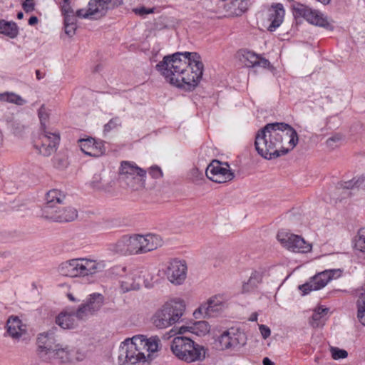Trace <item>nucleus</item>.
Listing matches in <instances>:
<instances>
[{
    "instance_id": "obj_1",
    "label": "nucleus",
    "mask_w": 365,
    "mask_h": 365,
    "mask_svg": "<svg viewBox=\"0 0 365 365\" xmlns=\"http://www.w3.org/2000/svg\"><path fill=\"white\" fill-rule=\"evenodd\" d=\"M155 68L171 85L192 91L202 78L204 65L197 52H176L165 56Z\"/></svg>"
},
{
    "instance_id": "obj_2",
    "label": "nucleus",
    "mask_w": 365,
    "mask_h": 365,
    "mask_svg": "<svg viewBox=\"0 0 365 365\" xmlns=\"http://www.w3.org/2000/svg\"><path fill=\"white\" fill-rule=\"evenodd\" d=\"M65 195L59 190L52 189L46 195V203L42 209V217L58 222H68L78 216L77 210L71 207H61Z\"/></svg>"
},
{
    "instance_id": "obj_3",
    "label": "nucleus",
    "mask_w": 365,
    "mask_h": 365,
    "mask_svg": "<svg viewBox=\"0 0 365 365\" xmlns=\"http://www.w3.org/2000/svg\"><path fill=\"white\" fill-rule=\"evenodd\" d=\"M146 337L136 335L123 341L119 348L118 361L120 365H144L148 364L144 352Z\"/></svg>"
},
{
    "instance_id": "obj_4",
    "label": "nucleus",
    "mask_w": 365,
    "mask_h": 365,
    "mask_svg": "<svg viewBox=\"0 0 365 365\" xmlns=\"http://www.w3.org/2000/svg\"><path fill=\"white\" fill-rule=\"evenodd\" d=\"M278 126L272 123L266 124L259 129L255 135V147L259 155L267 160L277 158L287 154L289 148L280 147L277 148L275 138H272L273 128Z\"/></svg>"
},
{
    "instance_id": "obj_5",
    "label": "nucleus",
    "mask_w": 365,
    "mask_h": 365,
    "mask_svg": "<svg viewBox=\"0 0 365 365\" xmlns=\"http://www.w3.org/2000/svg\"><path fill=\"white\" fill-rule=\"evenodd\" d=\"M104 267L102 262L87 258H76L62 262L58 266V271L66 277H86L101 272Z\"/></svg>"
},
{
    "instance_id": "obj_6",
    "label": "nucleus",
    "mask_w": 365,
    "mask_h": 365,
    "mask_svg": "<svg viewBox=\"0 0 365 365\" xmlns=\"http://www.w3.org/2000/svg\"><path fill=\"white\" fill-rule=\"evenodd\" d=\"M185 309V305L182 300H170L156 310L151 318V322L157 329H165L179 322Z\"/></svg>"
},
{
    "instance_id": "obj_7",
    "label": "nucleus",
    "mask_w": 365,
    "mask_h": 365,
    "mask_svg": "<svg viewBox=\"0 0 365 365\" xmlns=\"http://www.w3.org/2000/svg\"><path fill=\"white\" fill-rule=\"evenodd\" d=\"M123 3V0H90L87 10H77L76 16L79 18L98 19Z\"/></svg>"
},
{
    "instance_id": "obj_8",
    "label": "nucleus",
    "mask_w": 365,
    "mask_h": 365,
    "mask_svg": "<svg viewBox=\"0 0 365 365\" xmlns=\"http://www.w3.org/2000/svg\"><path fill=\"white\" fill-rule=\"evenodd\" d=\"M247 341L245 333L239 328L225 330L215 340V346L219 350H227L243 346Z\"/></svg>"
},
{
    "instance_id": "obj_9",
    "label": "nucleus",
    "mask_w": 365,
    "mask_h": 365,
    "mask_svg": "<svg viewBox=\"0 0 365 365\" xmlns=\"http://www.w3.org/2000/svg\"><path fill=\"white\" fill-rule=\"evenodd\" d=\"M56 327H53L47 331L38 335V355L43 361H48L49 356L53 353L54 349L60 346L59 339L56 332Z\"/></svg>"
},
{
    "instance_id": "obj_10",
    "label": "nucleus",
    "mask_w": 365,
    "mask_h": 365,
    "mask_svg": "<svg viewBox=\"0 0 365 365\" xmlns=\"http://www.w3.org/2000/svg\"><path fill=\"white\" fill-rule=\"evenodd\" d=\"M278 126L273 128L272 138H275L277 148L280 147L289 148V150L296 146L295 137H297V130L290 125L285 123L274 122Z\"/></svg>"
},
{
    "instance_id": "obj_11",
    "label": "nucleus",
    "mask_w": 365,
    "mask_h": 365,
    "mask_svg": "<svg viewBox=\"0 0 365 365\" xmlns=\"http://www.w3.org/2000/svg\"><path fill=\"white\" fill-rule=\"evenodd\" d=\"M341 272L340 269H326L311 277L308 282L299 286L298 289L302 292L303 295L308 294L312 290L321 289L331 279L340 277Z\"/></svg>"
},
{
    "instance_id": "obj_12",
    "label": "nucleus",
    "mask_w": 365,
    "mask_h": 365,
    "mask_svg": "<svg viewBox=\"0 0 365 365\" xmlns=\"http://www.w3.org/2000/svg\"><path fill=\"white\" fill-rule=\"evenodd\" d=\"M205 174L208 179L217 183H224L235 178L228 163H222L218 160H213L207 165Z\"/></svg>"
},
{
    "instance_id": "obj_13",
    "label": "nucleus",
    "mask_w": 365,
    "mask_h": 365,
    "mask_svg": "<svg viewBox=\"0 0 365 365\" xmlns=\"http://www.w3.org/2000/svg\"><path fill=\"white\" fill-rule=\"evenodd\" d=\"M302 17L308 23L332 31L334 27L327 16L321 11L306 5L298 4V17Z\"/></svg>"
},
{
    "instance_id": "obj_14",
    "label": "nucleus",
    "mask_w": 365,
    "mask_h": 365,
    "mask_svg": "<svg viewBox=\"0 0 365 365\" xmlns=\"http://www.w3.org/2000/svg\"><path fill=\"white\" fill-rule=\"evenodd\" d=\"M104 302V297L100 293L90 294L85 303L81 304L76 311V318L84 319L88 315L98 312Z\"/></svg>"
},
{
    "instance_id": "obj_15",
    "label": "nucleus",
    "mask_w": 365,
    "mask_h": 365,
    "mask_svg": "<svg viewBox=\"0 0 365 365\" xmlns=\"http://www.w3.org/2000/svg\"><path fill=\"white\" fill-rule=\"evenodd\" d=\"M42 132L43 133L41 135V142L35 143L34 147L40 154L49 156L56 150L60 136L57 133L48 132L46 129Z\"/></svg>"
},
{
    "instance_id": "obj_16",
    "label": "nucleus",
    "mask_w": 365,
    "mask_h": 365,
    "mask_svg": "<svg viewBox=\"0 0 365 365\" xmlns=\"http://www.w3.org/2000/svg\"><path fill=\"white\" fill-rule=\"evenodd\" d=\"M187 264L185 260L174 259L169 262L166 275L170 282L181 284L187 276Z\"/></svg>"
},
{
    "instance_id": "obj_17",
    "label": "nucleus",
    "mask_w": 365,
    "mask_h": 365,
    "mask_svg": "<svg viewBox=\"0 0 365 365\" xmlns=\"http://www.w3.org/2000/svg\"><path fill=\"white\" fill-rule=\"evenodd\" d=\"M119 175L123 180H144L146 176V171L134 163L129 161H123L119 168Z\"/></svg>"
},
{
    "instance_id": "obj_18",
    "label": "nucleus",
    "mask_w": 365,
    "mask_h": 365,
    "mask_svg": "<svg viewBox=\"0 0 365 365\" xmlns=\"http://www.w3.org/2000/svg\"><path fill=\"white\" fill-rule=\"evenodd\" d=\"M224 304L217 297H212L206 303L202 304L194 312V316L197 318V314H203L204 317H212L222 310Z\"/></svg>"
},
{
    "instance_id": "obj_19",
    "label": "nucleus",
    "mask_w": 365,
    "mask_h": 365,
    "mask_svg": "<svg viewBox=\"0 0 365 365\" xmlns=\"http://www.w3.org/2000/svg\"><path fill=\"white\" fill-rule=\"evenodd\" d=\"M284 6L280 3L272 4L268 10V21L269 25L267 26L269 31H274L282 24L284 16Z\"/></svg>"
},
{
    "instance_id": "obj_20",
    "label": "nucleus",
    "mask_w": 365,
    "mask_h": 365,
    "mask_svg": "<svg viewBox=\"0 0 365 365\" xmlns=\"http://www.w3.org/2000/svg\"><path fill=\"white\" fill-rule=\"evenodd\" d=\"M190 346V349L187 348L184 355H182V361L192 363L202 361L205 359L206 349L203 346L193 341Z\"/></svg>"
},
{
    "instance_id": "obj_21",
    "label": "nucleus",
    "mask_w": 365,
    "mask_h": 365,
    "mask_svg": "<svg viewBox=\"0 0 365 365\" xmlns=\"http://www.w3.org/2000/svg\"><path fill=\"white\" fill-rule=\"evenodd\" d=\"M192 341L191 339L185 336H177L173 339L171 343L170 349L173 354L180 360L187 348L190 349Z\"/></svg>"
},
{
    "instance_id": "obj_22",
    "label": "nucleus",
    "mask_w": 365,
    "mask_h": 365,
    "mask_svg": "<svg viewBox=\"0 0 365 365\" xmlns=\"http://www.w3.org/2000/svg\"><path fill=\"white\" fill-rule=\"evenodd\" d=\"M277 238L283 247L294 252H297V235L291 233L288 230L282 229L279 230Z\"/></svg>"
},
{
    "instance_id": "obj_23",
    "label": "nucleus",
    "mask_w": 365,
    "mask_h": 365,
    "mask_svg": "<svg viewBox=\"0 0 365 365\" xmlns=\"http://www.w3.org/2000/svg\"><path fill=\"white\" fill-rule=\"evenodd\" d=\"M76 311L71 312H61L56 317V324L63 329H73L75 327Z\"/></svg>"
},
{
    "instance_id": "obj_24",
    "label": "nucleus",
    "mask_w": 365,
    "mask_h": 365,
    "mask_svg": "<svg viewBox=\"0 0 365 365\" xmlns=\"http://www.w3.org/2000/svg\"><path fill=\"white\" fill-rule=\"evenodd\" d=\"M0 34H2L11 38H16L19 34V28L14 21L0 20Z\"/></svg>"
},
{
    "instance_id": "obj_25",
    "label": "nucleus",
    "mask_w": 365,
    "mask_h": 365,
    "mask_svg": "<svg viewBox=\"0 0 365 365\" xmlns=\"http://www.w3.org/2000/svg\"><path fill=\"white\" fill-rule=\"evenodd\" d=\"M79 146L82 152L89 156H99V152L95 150V139L88 138L87 139H79Z\"/></svg>"
},
{
    "instance_id": "obj_26",
    "label": "nucleus",
    "mask_w": 365,
    "mask_h": 365,
    "mask_svg": "<svg viewBox=\"0 0 365 365\" xmlns=\"http://www.w3.org/2000/svg\"><path fill=\"white\" fill-rule=\"evenodd\" d=\"M146 239L145 246H143L144 252H150L162 245V239L159 235L148 234L145 235Z\"/></svg>"
},
{
    "instance_id": "obj_27",
    "label": "nucleus",
    "mask_w": 365,
    "mask_h": 365,
    "mask_svg": "<svg viewBox=\"0 0 365 365\" xmlns=\"http://www.w3.org/2000/svg\"><path fill=\"white\" fill-rule=\"evenodd\" d=\"M21 323V320L16 317L9 319L6 324L7 332L12 338L19 339L21 336V334L19 331Z\"/></svg>"
},
{
    "instance_id": "obj_28",
    "label": "nucleus",
    "mask_w": 365,
    "mask_h": 365,
    "mask_svg": "<svg viewBox=\"0 0 365 365\" xmlns=\"http://www.w3.org/2000/svg\"><path fill=\"white\" fill-rule=\"evenodd\" d=\"M190 332L201 336L210 331V326L206 321H197L195 322L193 324L190 326Z\"/></svg>"
},
{
    "instance_id": "obj_29",
    "label": "nucleus",
    "mask_w": 365,
    "mask_h": 365,
    "mask_svg": "<svg viewBox=\"0 0 365 365\" xmlns=\"http://www.w3.org/2000/svg\"><path fill=\"white\" fill-rule=\"evenodd\" d=\"M68 346H63L61 344L59 346L54 349L53 353L49 356V360L52 359H58L62 363L68 362Z\"/></svg>"
},
{
    "instance_id": "obj_30",
    "label": "nucleus",
    "mask_w": 365,
    "mask_h": 365,
    "mask_svg": "<svg viewBox=\"0 0 365 365\" xmlns=\"http://www.w3.org/2000/svg\"><path fill=\"white\" fill-rule=\"evenodd\" d=\"M353 243L356 250L365 254V228H361L359 230L354 239Z\"/></svg>"
},
{
    "instance_id": "obj_31",
    "label": "nucleus",
    "mask_w": 365,
    "mask_h": 365,
    "mask_svg": "<svg viewBox=\"0 0 365 365\" xmlns=\"http://www.w3.org/2000/svg\"><path fill=\"white\" fill-rule=\"evenodd\" d=\"M329 309L319 307L316 309L312 314V319L309 321L311 325L314 327H319L322 323V319L328 313Z\"/></svg>"
},
{
    "instance_id": "obj_32",
    "label": "nucleus",
    "mask_w": 365,
    "mask_h": 365,
    "mask_svg": "<svg viewBox=\"0 0 365 365\" xmlns=\"http://www.w3.org/2000/svg\"><path fill=\"white\" fill-rule=\"evenodd\" d=\"M113 250L120 255H128V236H123L113 245Z\"/></svg>"
},
{
    "instance_id": "obj_33",
    "label": "nucleus",
    "mask_w": 365,
    "mask_h": 365,
    "mask_svg": "<svg viewBox=\"0 0 365 365\" xmlns=\"http://www.w3.org/2000/svg\"><path fill=\"white\" fill-rule=\"evenodd\" d=\"M134 278L128 279L125 281L121 282V288L124 292H128L131 290H138L140 288V277H138V282Z\"/></svg>"
},
{
    "instance_id": "obj_34",
    "label": "nucleus",
    "mask_w": 365,
    "mask_h": 365,
    "mask_svg": "<svg viewBox=\"0 0 365 365\" xmlns=\"http://www.w3.org/2000/svg\"><path fill=\"white\" fill-rule=\"evenodd\" d=\"M364 293H361L358 301V314L359 322L365 326V288L364 289Z\"/></svg>"
},
{
    "instance_id": "obj_35",
    "label": "nucleus",
    "mask_w": 365,
    "mask_h": 365,
    "mask_svg": "<svg viewBox=\"0 0 365 365\" xmlns=\"http://www.w3.org/2000/svg\"><path fill=\"white\" fill-rule=\"evenodd\" d=\"M160 344V340L158 336L146 339L145 343L144 344V351L149 353H154L158 350Z\"/></svg>"
},
{
    "instance_id": "obj_36",
    "label": "nucleus",
    "mask_w": 365,
    "mask_h": 365,
    "mask_svg": "<svg viewBox=\"0 0 365 365\" xmlns=\"http://www.w3.org/2000/svg\"><path fill=\"white\" fill-rule=\"evenodd\" d=\"M68 362L81 361L85 358V354L78 349L68 346Z\"/></svg>"
},
{
    "instance_id": "obj_37",
    "label": "nucleus",
    "mask_w": 365,
    "mask_h": 365,
    "mask_svg": "<svg viewBox=\"0 0 365 365\" xmlns=\"http://www.w3.org/2000/svg\"><path fill=\"white\" fill-rule=\"evenodd\" d=\"M128 255L139 254V241H138L137 235L128 236Z\"/></svg>"
},
{
    "instance_id": "obj_38",
    "label": "nucleus",
    "mask_w": 365,
    "mask_h": 365,
    "mask_svg": "<svg viewBox=\"0 0 365 365\" xmlns=\"http://www.w3.org/2000/svg\"><path fill=\"white\" fill-rule=\"evenodd\" d=\"M262 274L259 272L255 271L254 272L252 273L248 282L243 284V290H248L249 286L252 287H256L257 284L262 281Z\"/></svg>"
},
{
    "instance_id": "obj_39",
    "label": "nucleus",
    "mask_w": 365,
    "mask_h": 365,
    "mask_svg": "<svg viewBox=\"0 0 365 365\" xmlns=\"http://www.w3.org/2000/svg\"><path fill=\"white\" fill-rule=\"evenodd\" d=\"M38 115L40 120L41 130L46 129V122L48 120V113L46 111L45 105H42L38 110Z\"/></svg>"
},
{
    "instance_id": "obj_40",
    "label": "nucleus",
    "mask_w": 365,
    "mask_h": 365,
    "mask_svg": "<svg viewBox=\"0 0 365 365\" xmlns=\"http://www.w3.org/2000/svg\"><path fill=\"white\" fill-rule=\"evenodd\" d=\"M121 120L118 116H115L111 118L108 123L103 127V133H107L110 132L112 130L121 126Z\"/></svg>"
},
{
    "instance_id": "obj_41",
    "label": "nucleus",
    "mask_w": 365,
    "mask_h": 365,
    "mask_svg": "<svg viewBox=\"0 0 365 365\" xmlns=\"http://www.w3.org/2000/svg\"><path fill=\"white\" fill-rule=\"evenodd\" d=\"M247 63L246 65L250 67H255L257 66V61H259V56L252 51H247L243 55Z\"/></svg>"
},
{
    "instance_id": "obj_42",
    "label": "nucleus",
    "mask_w": 365,
    "mask_h": 365,
    "mask_svg": "<svg viewBox=\"0 0 365 365\" xmlns=\"http://www.w3.org/2000/svg\"><path fill=\"white\" fill-rule=\"evenodd\" d=\"M312 244L307 242L304 238L298 235V253H308L312 251Z\"/></svg>"
},
{
    "instance_id": "obj_43",
    "label": "nucleus",
    "mask_w": 365,
    "mask_h": 365,
    "mask_svg": "<svg viewBox=\"0 0 365 365\" xmlns=\"http://www.w3.org/2000/svg\"><path fill=\"white\" fill-rule=\"evenodd\" d=\"M330 351L332 358L335 360L345 359L348 356V353L346 350L340 349L337 347H331Z\"/></svg>"
},
{
    "instance_id": "obj_44",
    "label": "nucleus",
    "mask_w": 365,
    "mask_h": 365,
    "mask_svg": "<svg viewBox=\"0 0 365 365\" xmlns=\"http://www.w3.org/2000/svg\"><path fill=\"white\" fill-rule=\"evenodd\" d=\"M232 5L241 13L245 12L248 9V0H234Z\"/></svg>"
},
{
    "instance_id": "obj_45",
    "label": "nucleus",
    "mask_w": 365,
    "mask_h": 365,
    "mask_svg": "<svg viewBox=\"0 0 365 365\" xmlns=\"http://www.w3.org/2000/svg\"><path fill=\"white\" fill-rule=\"evenodd\" d=\"M154 8H146L145 6H140L133 9V12L139 16H145L148 14L154 13Z\"/></svg>"
},
{
    "instance_id": "obj_46",
    "label": "nucleus",
    "mask_w": 365,
    "mask_h": 365,
    "mask_svg": "<svg viewBox=\"0 0 365 365\" xmlns=\"http://www.w3.org/2000/svg\"><path fill=\"white\" fill-rule=\"evenodd\" d=\"M149 174L152 176V178L158 179L163 176V171L158 165H153L150 167L149 170Z\"/></svg>"
},
{
    "instance_id": "obj_47",
    "label": "nucleus",
    "mask_w": 365,
    "mask_h": 365,
    "mask_svg": "<svg viewBox=\"0 0 365 365\" xmlns=\"http://www.w3.org/2000/svg\"><path fill=\"white\" fill-rule=\"evenodd\" d=\"M23 9L26 13H31L35 9L34 0H25L22 4Z\"/></svg>"
},
{
    "instance_id": "obj_48",
    "label": "nucleus",
    "mask_w": 365,
    "mask_h": 365,
    "mask_svg": "<svg viewBox=\"0 0 365 365\" xmlns=\"http://www.w3.org/2000/svg\"><path fill=\"white\" fill-rule=\"evenodd\" d=\"M16 94H15L14 93L6 92V93H0V101L14 103V101L15 99L14 97H16Z\"/></svg>"
},
{
    "instance_id": "obj_49",
    "label": "nucleus",
    "mask_w": 365,
    "mask_h": 365,
    "mask_svg": "<svg viewBox=\"0 0 365 365\" xmlns=\"http://www.w3.org/2000/svg\"><path fill=\"white\" fill-rule=\"evenodd\" d=\"M61 12L63 15L73 14V10L70 6V0H63V4L61 6Z\"/></svg>"
},
{
    "instance_id": "obj_50",
    "label": "nucleus",
    "mask_w": 365,
    "mask_h": 365,
    "mask_svg": "<svg viewBox=\"0 0 365 365\" xmlns=\"http://www.w3.org/2000/svg\"><path fill=\"white\" fill-rule=\"evenodd\" d=\"M101 178L99 175H94L92 180L91 181V186L93 188L100 190L102 188L101 185Z\"/></svg>"
},
{
    "instance_id": "obj_51",
    "label": "nucleus",
    "mask_w": 365,
    "mask_h": 365,
    "mask_svg": "<svg viewBox=\"0 0 365 365\" xmlns=\"http://www.w3.org/2000/svg\"><path fill=\"white\" fill-rule=\"evenodd\" d=\"M65 33L69 36L72 37L76 30V24H66L64 25Z\"/></svg>"
},
{
    "instance_id": "obj_52",
    "label": "nucleus",
    "mask_w": 365,
    "mask_h": 365,
    "mask_svg": "<svg viewBox=\"0 0 365 365\" xmlns=\"http://www.w3.org/2000/svg\"><path fill=\"white\" fill-rule=\"evenodd\" d=\"M259 329L260 331V333H261L263 339H264L268 338L271 334L270 329L266 325H264V324L259 325Z\"/></svg>"
},
{
    "instance_id": "obj_53",
    "label": "nucleus",
    "mask_w": 365,
    "mask_h": 365,
    "mask_svg": "<svg viewBox=\"0 0 365 365\" xmlns=\"http://www.w3.org/2000/svg\"><path fill=\"white\" fill-rule=\"evenodd\" d=\"M340 140L341 137L339 135H334L327 139V145L328 147L334 148L335 146H336V143H338Z\"/></svg>"
},
{
    "instance_id": "obj_54",
    "label": "nucleus",
    "mask_w": 365,
    "mask_h": 365,
    "mask_svg": "<svg viewBox=\"0 0 365 365\" xmlns=\"http://www.w3.org/2000/svg\"><path fill=\"white\" fill-rule=\"evenodd\" d=\"M63 16V22L64 25L66 24H76V19L74 16V14H66Z\"/></svg>"
},
{
    "instance_id": "obj_55",
    "label": "nucleus",
    "mask_w": 365,
    "mask_h": 365,
    "mask_svg": "<svg viewBox=\"0 0 365 365\" xmlns=\"http://www.w3.org/2000/svg\"><path fill=\"white\" fill-rule=\"evenodd\" d=\"M257 66H260L264 68H267L271 66V64H270V62L269 61V60H267L264 58H262L259 56Z\"/></svg>"
},
{
    "instance_id": "obj_56",
    "label": "nucleus",
    "mask_w": 365,
    "mask_h": 365,
    "mask_svg": "<svg viewBox=\"0 0 365 365\" xmlns=\"http://www.w3.org/2000/svg\"><path fill=\"white\" fill-rule=\"evenodd\" d=\"M137 235V237H138V241H139V247H140L141 249H140L139 252L140 253H145V252H144V250H143V246H145V243H146V239H145V235Z\"/></svg>"
},
{
    "instance_id": "obj_57",
    "label": "nucleus",
    "mask_w": 365,
    "mask_h": 365,
    "mask_svg": "<svg viewBox=\"0 0 365 365\" xmlns=\"http://www.w3.org/2000/svg\"><path fill=\"white\" fill-rule=\"evenodd\" d=\"M95 150L99 152V156L105 152V148L102 143H98L95 140Z\"/></svg>"
},
{
    "instance_id": "obj_58",
    "label": "nucleus",
    "mask_w": 365,
    "mask_h": 365,
    "mask_svg": "<svg viewBox=\"0 0 365 365\" xmlns=\"http://www.w3.org/2000/svg\"><path fill=\"white\" fill-rule=\"evenodd\" d=\"M356 182H353L352 180L351 181H347V182H344L343 184H341V186L345 188V189H352L354 185H355Z\"/></svg>"
},
{
    "instance_id": "obj_59",
    "label": "nucleus",
    "mask_w": 365,
    "mask_h": 365,
    "mask_svg": "<svg viewBox=\"0 0 365 365\" xmlns=\"http://www.w3.org/2000/svg\"><path fill=\"white\" fill-rule=\"evenodd\" d=\"M14 103L18 105V106H22L26 103V101L24 100L20 96L16 95V97H14Z\"/></svg>"
},
{
    "instance_id": "obj_60",
    "label": "nucleus",
    "mask_w": 365,
    "mask_h": 365,
    "mask_svg": "<svg viewBox=\"0 0 365 365\" xmlns=\"http://www.w3.org/2000/svg\"><path fill=\"white\" fill-rule=\"evenodd\" d=\"M38 22V19L36 16H31L28 21L29 25L30 26H35Z\"/></svg>"
},
{
    "instance_id": "obj_61",
    "label": "nucleus",
    "mask_w": 365,
    "mask_h": 365,
    "mask_svg": "<svg viewBox=\"0 0 365 365\" xmlns=\"http://www.w3.org/2000/svg\"><path fill=\"white\" fill-rule=\"evenodd\" d=\"M262 364L263 365H274V363L269 359L268 357H264L262 359Z\"/></svg>"
},
{
    "instance_id": "obj_62",
    "label": "nucleus",
    "mask_w": 365,
    "mask_h": 365,
    "mask_svg": "<svg viewBox=\"0 0 365 365\" xmlns=\"http://www.w3.org/2000/svg\"><path fill=\"white\" fill-rule=\"evenodd\" d=\"M190 330H191L190 327L182 326L179 329V333L180 334H183V333H185L186 331H189L190 332Z\"/></svg>"
},
{
    "instance_id": "obj_63",
    "label": "nucleus",
    "mask_w": 365,
    "mask_h": 365,
    "mask_svg": "<svg viewBox=\"0 0 365 365\" xmlns=\"http://www.w3.org/2000/svg\"><path fill=\"white\" fill-rule=\"evenodd\" d=\"M257 317H258L257 313L254 312L250 317L249 321H250V322H256V321H257Z\"/></svg>"
},
{
    "instance_id": "obj_64",
    "label": "nucleus",
    "mask_w": 365,
    "mask_h": 365,
    "mask_svg": "<svg viewBox=\"0 0 365 365\" xmlns=\"http://www.w3.org/2000/svg\"><path fill=\"white\" fill-rule=\"evenodd\" d=\"M36 76L38 80H40L43 77V75H42L41 72L39 70L36 71Z\"/></svg>"
}]
</instances>
